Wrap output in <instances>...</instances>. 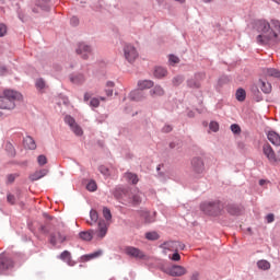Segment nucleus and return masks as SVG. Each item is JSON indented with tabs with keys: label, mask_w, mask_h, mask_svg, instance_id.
I'll return each mask as SVG.
<instances>
[{
	"label": "nucleus",
	"mask_w": 280,
	"mask_h": 280,
	"mask_svg": "<svg viewBox=\"0 0 280 280\" xmlns=\"http://www.w3.org/2000/svg\"><path fill=\"white\" fill-rule=\"evenodd\" d=\"M149 95L153 98L156 100V97H163L165 95V90L161 85H154L150 91Z\"/></svg>",
	"instance_id": "f3484780"
},
{
	"label": "nucleus",
	"mask_w": 280,
	"mask_h": 280,
	"mask_svg": "<svg viewBox=\"0 0 280 280\" xmlns=\"http://www.w3.org/2000/svg\"><path fill=\"white\" fill-rule=\"evenodd\" d=\"M59 259H61V261H65L68 266H75V261H73V259L71 258V252L69 250H63L60 254Z\"/></svg>",
	"instance_id": "412c9836"
},
{
	"label": "nucleus",
	"mask_w": 280,
	"mask_h": 280,
	"mask_svg": "<svg viewBox=\"0 0 280 280\" xmlns=\"http://www.w3.org/2000/svg\"><path fill=\"white\" fill-rule=\"evenodd\" d=\"M79 237L82 242H91V240H93V233H91V231H81Z\"/></svg>",
	"instance_id": "2f4dec72"
},
{
	"label": "nucleus",
	"mask_w": 280,
	"mask_h": 280,
	"mask_svg": "<svg viewBox=\"0 0 280 280\" xmlns=\"http://www.w3.org/2000/svg\"><path fill=\"white\" fill-rule=\"evenodd\" d=\"M226 211L230 215H240V213H242V209L235 203L228 205Z\"/></svg>",
	"instance_id": "a878e982"
},
{
	"label": "nucleus",
	"mask_w": 280,
	"mask_h": 280,
	"mask_svg": "<svg viewBox=\"0 0 280 280\" xmlns=\"http://www.w3.org/2000/svg\"><path fill=\"white\" fill-rule=\"evenodd\" d=\"M252 95L255 102H264V95L261 94V91H259V88L257 85H254L252 88Z\"/></svg>",
	"instance_id": "bb28decb"
},
{
	"label": "nucleus",
	"mask_w": 280,
	"mask_h": 280,
	"mask_svg": "<svg viewBox=\"0 0 280 280\" xmlns=\"http://www.w3.org/2000/svg\"><path fill=\"white\" fill-rule=\"evenodd\" d=\"M200 211H202L205 215L218 218V215H221L222 211H224V206L220 200L203 201L200 203Z\"/></svg>",
	"instance_id": "7ed1b4c3"
},
{
	"label": "nucleus",
	"mask_w": 280,
	"mask_h": 280,
	"mask_svg": "<svg viewBox=\"0 0 280 280\" xmlns=\"http://www.w3.org/2000/svg\"><path fill=\"white\" fill-rule=\"evenodd\" d=\"M90 219H91L90 224H95L97 222V220H100V214L94 209H92L90 211Z\"/></svg>",
	"instance_id": "c9c22d12"
},
{
	"label": "nucleus",
	"mask_w": 280,
	"mask_h": 280,
	"mask_svg": "<svg viewBox=\"0 0 280 280\" xmlns=\"http://www.w3.org/2000/svg\"><path fill=\"white\" fill-rule=\"evenodd\" d=\"M267 139H268V141H270V143H272V145H276L277 148H279V145H280L279 133H277L275 131H269L267 135Z\"/></svg>",
	"instance_id": "4be33fe9"
},
{
	"label": "nucleus",
	"mask_w": 280,
	"mask_h": 280,
	"mask_svg": "<svg viewBox=\"0 0 280 280\" xmlns=\"http://www.w3.org/2000/svg\"><path fill=\"white\" fill-rule=\"evenodd\" d=\"M230 128H231L233 135H240L242 132V128L237 124L231 125Z\"/></svg>",
	"instance_id": "de8ad7c7"
},
{
	"label": "nucleus",
	"mask_w": 280,
	"mask_h": 280,
	"mask_svg": "<svg viewBox=\"0 0 280 280\" xmlns=\"http://www.w3.org/2000/svg\"><path fill=\"white\" fill-rule=\"evenodd\" d=\"M257 267L259 270H270V262L268 260H258Z\"/></svg>",
	"instance_id": "f704fd0d"
},
{
	"label": "nucleus",
	"mask_w": 280,
	"mask_h": 280,
	"mask_svg": "<svg viewBox=\"0 0 280 280\" xmlns=\"http://www.w3.org/2000/svg\"><path fill=\"white\" fill-rule=\"evenodd\" d=\"M75 51L83 60H89V57L93 54V49L86 43H79Z\"/></svg>",
	"instance_id": "6e6552de"
},
{
	"label": "nucleus",
	"mask_w": 280,
	"mask_h": 280,
	"mask_svg": "<svg viewBox=\"0 0 280 280\" xmlns=\"http://www.w3.org/2000/svg\"><path fill=\"white\" fill-rule=\"evenodd\" d=\"M262 152L268 159L269 163H277V154H275V150H272V147L270 144H264Z\"/></svg>",
	"instance_id": "ddd939ff"
},
{
	"label": "nucleus",
	"mask_w": 280,
	"mask_h": 280,
	"mask_svg": "<svg viewBox=\"0 0 280 280\" xmlns=\"http://www.w3.org/2000/svg\"><path fill=\"white\" fill-rule=\"evenodd\" d=\"M39 231L45 234L49 233V230L45 225H40Z\"/></svg>",
	"instance_id": "e2e57ef3"
},
{
	"label": "nucleus",
	"mask_w": 280,
	"mask_h": 280,
	"mask_svg": "<svg viewBox=\"0 0 280 280\" xmlns=\"http://www.w3.org/2000/svg\"><path fill=\"white\" fill-rule=\"evenodd\" d=\"M209 129L212 132H218V130H220V125L218 124V121H210Z\"/></svg>",
	"instance_id": "a18cd8bd"
},
{
	"label": "nucleus",
	"mask_w": 280,
	"mask_h": 280,
	"mask_svg": "<svg viewBox=\"0 0 280 280\" xmlns=\"http://www.w3.org/2000/svg\"><path fill=\"white\" fill-rule=\"evenodd\" d=\"M91 108H100V98L98 97H92L90 101Z\"/></svg>",
	"instance_id": "c03bdc74"
},
{
	"label": "nucleus",
	"mask_w": 280,
	"mask_h": 280,
	"mask_svg": "<svg viewBox=\"0 0 280 280\" xmlns=\"http://www.w3.org/2000/svg\"><path fill=\"white\" fill-rule=\"evenodd\" d=\"M200 279V272L195 271L192 272V275L190 276V280H199Z\"/></svg>",
	"instance_id": "4d7b16f0"
},
{
	"label": "nucleus",
	"mask_w": 280,
	"mask_h": 280,
	"mask_svg": "<svg viewBox=\"0 0 280 280\" xmlns=\"http://www.w3.org/2000/svg\"><path fill=\"white\" fill-rule=\"evenodd\" d=\"M88 191H97V183L95 180H90L86 185Z\"/></svg>",
	"instance_id": "a19ab883"
},
{
	"label": "nucleus",
	"mask_w": 280,
	"mask_h": 280,
	"mask_svg": "<svg viewBox=\"0 0 280 280\" xmlns=\"http://www.w3.org/2000/svg\"><path fill=\"white\" fill-rule=\"evenodd\" d=\"M236 100L237 102H244L246 100V90H244L243 88H240L236 90Z\"/></svg>",
	"instance_id": "473e14b6"
},
{
	"label": "nucleus",
	"mask_w": 280,
	"mask_h": 280,
	"mask_svg": "<svg viewBox=\"0 0 280 280\" xmlns=\"http://www.w3.org/2000/svg\"><path fill=\"white\" fill-rule=\"evenodd\" d=\"M23 100V94L14 90H4L0 96V108L2 110H13L16 107V101Z\"/></svg>",
	"instance_id": "f03ea898"
},
{
	"label": "nucleus",
	"mask_w": 280,
	"mask_h": 280,
	"mask_svg": "<svg viewBox=\"0 0 280 280\" xmlns=\"http://www.w3.org/2000/svg\"><path fill=\"white\" fill-rule=\"evenodd\" d=\"M105 88H106V89H115V82H113V81H107L106 84H105Z\"/></svg>",
	"instance_id": "bf43d9fd"
},
{
	"label": "nucleus",
	"mask_w": 280,
	"mask_h": 280,
	"mask_svg": "<svg viewBox=\"0 0 280 280\" xmlns=\"http://www.w3.org/2000/svg\"><path fill=\"white\" fill-rule=\"evenodd\" d=\"M168 62L170 65H178V62H180V59L176 55H170Z\"/></svg>",
	"instance_id": "49530a36"
},
{
	"label": "nucleus",
	"mask_w": 280,
	"mask_h": 280,
	"mask_svg": "<svg viewBox=\"0 0 280 280\" xmlns=\"http://www.w3.org/2000/svg\"><path fill=\"white\" fill-rule=\"evenodd\" d=\"M162 132H172V126L165 125V126L162 128Z\"/></svg>",
	"instance_id": "052dcab7"
},
{
	"label": "nucleus",
	"mask_w": 280,
	"mask_h": 280,
	"mask_svg": "<svg viewBox=\"0 0 280 280\" xmlns=\"http://www.w3.org/2000/svg\"><path fill=\"white\" fill-rule=\"evenodd\" d=\"M102 255H104V252L102 249H98L91 254L83 255L81 258L83 259V261H91V259H97V257H102Z\"/></svg>",
	"instance_id": "b1692460"
},
{
	"label": "nucleus",
	"mask_w": 280,
	"mask_h": 280,
	"mask_svg": "<svg viewBox=\"0 0 280 280\" xmlns=\"http://www.w3.org/2000/svg\"><path fill=\"white\" fill-rule=\"evenodd\" d=\"M15 179H16V176H14V174L8 175V183H14Z\"/></svg>",
	"instance_id": "680f3d73"
},
{
	"label": "nucleus",
	"mask_w": 280,
	"mask_h": 280,
	"mask_svg": "<svg viewBox=\"0 0 280 280\" xmlns=\"http://www.w3.org/2000/svg\"><path fill=\"white\" fill-rule=\"evenodd\" d=\"M7 200H8L9 205H16V197H14V195H12V194L7 195Z\"/></svg>",
	"instance_id": "603ef678"
},
{
	"label": "nucleus",
	"mask_w": 280,
	"mask_h": 280,
	"mask_svg": "<svg viewBox=\"0 0 280 280\" xmlns=\"http://www.w3.org/2000/svg\"><path fill=\"white\" fill-rule=\"evenodd\" d=\"M49 242H50L51 246H56L58 243L65 244V242H67V235H65L60 232L51 233Z\"/></svg>",
	"instance_id": "4468645a"
},
{
	"label": "nucleus",
	"mask_w": 280,
	"mask_h": 280,
	"mask_svg": "<svg viewBox=\"0 0 280 280\" xmlns=\"http://www.w3.org/2000/svg\"><path fill=\"white\" fill-rule=\"evenodd\" d=\"M200 80H205V73L197 72L195 73V78L187 81V86L189 89H200Z\"/></svg>",
	"instance_id": "f8f14e48"
},
{
	"label": "nucleus",
	"mask_w": 280,
	"mask_h": 280,
	"mask_svg": "<svg viewBox=\"0 0 280 280\" xmlns=\"http://www.w3.org/2000/svg\"><path fill=\"white\" fill-rule=\"evenodd\" d=\"M106 120V116H102V118H97L96 121L97 124H103Z\"/></svg>",
	"instance_id": "69168bd1"
},
{
	"label": "nucleus",
	"mask_w": 280,
	"mask_h": 280,
	"mask_svg": "<svg viewBox=\"0 0 280 280\" xmlns=\"http://www.w3.org/2000/svg\"><path fill=\"white\" fill-rule=\"evenodd\" d=\"M229 82H231V78H229V75H222L218 80V86H224V84H229Z\"/></svg>",
	"instance_id": "4c0bfd02"
},
{
	"label": "nucleus",
	"mask_w": 280,
	"mask_h": 280,
	"mask_svg": "<svg viewBox=\"0 0 280 280\" xmlns=\"http://www.w3.org/2000/svg\"><path fill=\"white\" fill-rule=\"evenodd\" d=\"M143 200V192L138 191L136 194H133L131 196V198H129V205H132V207H138V205H140Z\"/></svg>",
	"instance_id": "aec40b11"
},
{
	"label": "nucleus",
	"mask_w": 280,
	"mask_h": 280,
	"mask_svg": "<svg viewBox=\"0 0 280 280\" xmlns=\"http://www.w3.org/2000/svg\"><path fill=\"white\" fill-rule=\"evenodd\" d=\"M188 117H195L196 114L192 112V110H189L188 114H187Z\"/></svg>",
	"instance_id": "774afa93"
},
{
	"label": "nucleus",
	"mask_w": 280,
	"mask_h": 280,
	"mask_svg": "<svg viewBox=\"0 0 280 280\" xmlns=\"http://www.w3.org/2000/svg\"><path fill=\"white\" fill-rule=\"evenodd\" d=\"M167 75V72L165 71H154L153 72V78H155L156 80H163V78H165Z\"/></svg>",
	"instance_id": "37998d69"
},
{
	"label": "nucleus",
	"mask_w": 280,
	"mask_h": 280,
	"mask_svg": "<svg viewBox=\"0 0 280 280\" xmlns=\"http://www.w3.org/2000/svg\"><path fill=\"white\" fill-rule=\"evenodd\" d=\"M86 78L81 72H75L70 74V82L72 84H84Z\"/></svg>",
	"instance_id": "a211bd4d"
},
{
	"label": "nucleus",
	"mask_w": 280,
	"mask_h": 280,
	"mask_svg": "<svg viewBox=\"0 0 280 280\" xmlns=\"http://www.w3.org/2000/svg\"><path fill=\"white\" fill-rule=\"evenodd\" d=\"M170 259H172V261H180V254H178V249H175L174 254L172 255V257H170Z\"/></svg>",
	"instance_id": "864d4df0"
},
{
	"label": "nucleus",
	"mask_w": 280,
	"mask_h": 280,
	"mask_svg": "<svg viewBox=\"0 0 280 280\" xmlns=\"http://www.w3.org/2000/svg\"><path fill=\"white\" fill-rule=\"evenodd\" d=\"M14 268V260L8 256L5 253L0 254V275H8L10 270Z\"/></svg>",
	"instance_id": "20e7f679"
},
{
	"label": "nucleus",
	"mask_w": 280,
	"mask_h": 280,
	"mask_svg": "<svg viewBox=\"0 0 280 280\" xmlns=\"http://www.w3.org/2000/svg\"><path fill=\"white\" fill-rule=\"evenodd\" d=\"M154 86V81L152 80H139L138 81V89L140 91H145L148 89H152Z\"/></svg>",
	"instance_id": "5701e85b"
},
{
	"label": "nucleus",
	"mask_w": 280,
	"mask_h": 280,
	"mask_svg": "<svg viewBox=\"0 0 280 280\" xmlns=\"http://www.w3.org/2000/svg\"><path fill=\"white\" fill-rule=\"evenodd\" d=\"M83 100L84 102H89V100H91V95L89 94V92L84 93Z\"/></svg>",
	"instance_id": "0e129e2a"
},
{
	"label": "nucleus",
	"mask_w": 280,
	"mask_h": 280,
	"mask_svg": "<svg viewBox=\"0 0 280 280\" xmlns=\"http://www.w3.org/2000/svg\"><path fill=\"white\" fill-rule=\"evenodd\" d=\"M266 78H276L277 80H280V71H267L265 72Z\"/></svg>",
	"instance_id": "ea45409f"
},
{
	"label": "nucleus",
	"mask_w": 280,
	"mask_h": 280,
	"mask_svg": "<svg viewBox=\"0 0 280 280\" xmlns=\"http://www.w3.org/2000/svg\"><path fill=\"white\" fill-rule=\"evenodd\" d=\"M176 145H178V143H176V142H171V143H170V148H171L172 150H174V148H176Z\"/></svg>",
	"instance_id": "338daca9"
},
{
	"label": "nucleus",
	"mask_w": 280,
	"mask_h": 280,
	"mask_svg": "<svg viewBox=\"0 0 280 280\" xmlns=\"http://www.w3.org/2000/svg\"><path fill=\"white\" fill-rule=\"evenodd\" d=\"M163 272L170 277H183L184 275H187V269L180 265H172L171 267L163 269Z\"/></svg>",
	"instance_id": "423d86ee"
},
{
	"label": "nucleus",
	"mask_w": 280,
	"mask_h": 280,
	"mask_svg": "<svg viewBox=\"0 0 280 280\" xmlns=\"http://www.w3.org/2000/svg\"><path fill=\"white\" fill-rule=\"evenodd\" d=\"M98 171L101 172V174H103V176H110V171L105 165H101L98 167Z\"/></svg>",
	"instance_id": "8fccbe9b"
},
{
	"label": "nucleus",
	"mask_w": 280,
	"mask_h": 280,
	"mask_svg": "<svg viewBox=\"0 0 280 280\" xmlns=\"http://www.w3.org/2000/svg\"><path fill=\"white\" fill-rule=\"evenodd\" d=\"M256 30L259 32V35L256 37L258 45H277L279 43V36L277 35V32L280 33L279 21L272 20L270 25L266 20H258L256 22Z\"/></svg>",
	"instance_id": "f257e3e1"
},
{
	"label": "nucleus",
	"mask_w": 280,
	"mask_h": 280,
	"mask_svg": "<svg viewBox=\"0 0 280 280\" xmlns=\"http://www.w3.org/2000/svg\"><path fill=\"white\" fill-rule=\"evenodd\" d=\"M160 248H162L163 254L167 255V252H175L178 250V242L176 241H167L160 245Z\"/></svg>",
	"instance_id": "2eb2a0df"
},
{
	"label": "nucleus",
	"mask_w": 280,
	"mask_h": 280,
	"mask_svg": "<svg viewBox=\"0 0 280 280\" xmlns=\"http://www.w3.org/2000/svg\"><path fill=\"white\" fill-rule=\"evenodd\" d=\"M106 233H108V225H106V221H98V237H106Z\"/></svg>",
	"instance_id": "393cba45"
},
{
	"label": "nucleus",
	"mask_w": 280,
	"mask_h": 280,
	"mask_svg": "<svg viewBox=\"0 0 280 280\" xmlns=\"http://www.w3.org/2000/svg\"><path fill=\"white\" fill-rule=\"evenodd\" d=\"M257 85L265 95H270V93H272V84H270V79L268 77L259 79Z\"/></svg>",
	"instance_id": "9d476101"
},
{
	"label": "nucleus",
	"mask_w": 280,
	"mask_h": 280,
	"mask_svg": "<svg viewBox=\"0 0 280 280\" xmlns=\"http://www.w3.org/2000/svg\"><path fill=\"white\" fill-rule=\"evenodd\" d=\"M124 56L127 61L135 62L139 58V51H137L135 46L127 44L124 47Z\"/></svg>",
	"instance_id": "0eeeda50"
},
{
	"label": "nucleus",
	"mask_w": 280,
	"mask_h": 280,
	"mask_svg": "<svg viewBox=\"0 0 280 280\" xmlns=\"http://www.w3.org/2000/svg\"><path fill=\"white\" fill-rule=\"evenodd\" d=\"M46 86H47V83L45 82V79L38 78L35 80V88L37 89V91H39V93H43Z\"/></svg>",
	"instance_id": "c756f323"
},
{
	"label": "nucleus",
	"mask_w": 280,
	"mask_h": 280,
	"mask_svg": "<svg viewBox=\"0 0 280 280\" xmlns=\"http://www.w3.org/2000/svg\"><path fill=\"white\" fill-rule=\"evenodd\" d=\"M47 174H49V170L47 168L39 170L33 173L32 175H30V180H32L33 183L36 180H40V178H45Z\"/></svg>",
	"instance_id": "6ab92c4d"
},
{
	"label": "nucleus",
	"mask_w": 280,
	"mask_h": 280,
	"mask_svg": "<svg viewBox=\"0 0 280 280\" xmlns=\"http://www.w3.org/2000/svg\"><path fill=\"white\" fill-rule=\"evenodd\" d=\"M114 88H105V95H107V97H113V93H114Z\"/></svg>",
	"instance_id": "6e6d98bb"
},
{
	"label": "nucleus",
	"mask_w": 280,
	"mask_h": 280,
	"mask_svg": "<svg viewBox=\"0 0 280 280\" xmlns=\"http://www.w3.org/2000/svg\"><path fill=\"white\" fill-rule=\"evenodd\" d=\"M125 178L128 183H131V185H137V183H139V176H137L135 173H126Z\"/></svg>",
	"instance_id": "c85d7f7f"
},
{
	"label": "nucleus",
	"mask_w": 280,
	"mask_h": 280,
	"mask_svg": "<svg viewBox=\"0 0 280 280\" xmlns=\"http://www.w3.org/2000/svg\"><path fill=\"white\" fill-rule=\"evenodd\" d=\"M37 163H38V165H40V167H43V165H47V156H45L43 154L38 155Z\"/></svg>",
	"instance_id": "09e8293b"
},
{
	"label": "nucleus",
	"mask_w": 280,
	"mask_h": 280,
	"mask_svg": "<svg viewBox=\"0 0 280 280\" xmlns=\"http://www.w3.org/2000/svg\"><path fill=\"white\" fill-rule=\"evenodd\" d=\"M103 218L109 222V220H113V214L110 213V209L108 207L103 208Z\"/></svg>",
	"instance_id": "e433bc0d"
},
{
	"label": "nucleus",
	"mask_w": 280,
	"mask_h": 280,
	"mask_svg": "<svg viewBox=\"0 0 280 280\" xmlns=\"http://www.w3.org/2000/svg\"><path fill=\"white\" fill-rule=\"evenodd\" d=\"M191 170L195 174H202L205 172V161L202 158H194L191 160Z\"/></svg>",
	"instance_id": "9b49d317"
},
{
	"label": "nucleus",
	"mask_w": 280,
	"mask_h": 280,
	"mask_svg": "<svg viewBox=\"0 0 280 280\" xmlns=\"http://www.w3.org/2000/svg\"><path fill=\"white\" fill-rule=\"evenodd\" d=\"M8 34V26L5 24H0V38H3Z\"/></svg>",
	"instance_id": "3c124183"
},
{
	"label": "nucleus",
	"mask_w": 280,
	"mask_h": 280,
	"mask_svg": "<svg viewBox=\"0 0 280 280\" xmlns=\"http://www.w3.org/2000/svg\"><path fill=\"white\" fill-rule=\"evenodd\" d=\"M183 82H185V78L183 75H176L173 79L174 86H180V84H183Z\"/></svg>",
	"instance_id": "79ce46f5"
},
{
	"label": "nucleus",
	"mask_w": 280,
	"mask_h": 280,
	"mask_svg": "<svg viewBox=\"0 0 280 280\" xmlns=\"http://www.w3.org/2000/svg\"><path fill=\"white\" fill-rule=\"evenodd\" d=\"M145 97H147L145 92L139 89L133 90L129 93V100H131V102H143Z\"/></svg>",
	"instance_id": "dca6fc26"
},
{
	"label": "nucleus",
	"mask_w": 280,
	"mask_h": 280,
	"mask_svg": "<svg viewBox=\"0 0 280 280\" xmlns=\"http://www.w3.org/2000/svg\"><path fill=\"white\" fill-rule=\"evenodd\" d=\"M125 255L132 259H145V253L135 246L125 247Z\"/></svg>",
	"instance_id": "1a4fd4ad"
},
{
	"label": "nucleus",
	"mask_w": 280,
	"mask_h": 280,
	"mask_svg": "<svg viewBox=\"0 0 280 280\" xmlns=\"http://www.w3.org/2000/svg\"><path fill=\"white\" fill-rule=\"evenodd\" d=\"M161 236L158 232H147L145 233V240H149L150 242H156Z\"/></svg>",
	"instance_id": "72a5a7b5"
},
{
	"label": "nucleus",
	"mask_w": 280,
	"mask_h": 280,
	"mask_svg": "<svg viewBox=\"0 0 280 280\" xmlns=\"http://www.w3.org/2000/svg\"><path fill=\"white\" fill-rule=\"evenodd\" d=\"M4 150L8 156H11V159H13V156H16V150L14 149V145L12 144V142H7L4 145Z\"/></svg>",
	"instance_id": "7c9ffc66"
},
{
	"label": "nucleus",
	"mask_w": 280,
	"mask_h": 280,
	"mask_svg": "<svg viewBox=\"0 0 280 280\" xmlns=\"http://www.w3.org/2000/svg\"><path fill=\"white\" fill-rule=\"evenodd\" d=\"M63 121L65 124H67V126H69V128L73 131V133L77 137H82V135H84L82 127L78 125V122L75 121V118H73L71 115L65 116Z\"/></svg>",
	"instance_id": "39448f33"
},
{
	"label": "nucleus",
	"mask_w": 280,
	"mask_h": 280,
	"mask_svg": "<svg viewBox=\"0 0 280 280\" xmlns=\"http://www.w3.org/2000/svg\"><path fill=\"white\" fill-rule=\"evenodd\" d=\"M266 221L268 224H272V222H275V214L273 213H269L266 215Z\"/></svg>",
	"instance_id": "5fc2aeb1"
},
{
	"label": "nucleus",
	"mask_w": 280,
	"mask_h": 280,
	"mask_svg": "<svg viewBox=\"0 0 280 280\" xmlns=\"http://www.w3.org/2000/svg\"><path fill=\"white\" fill-rule=\"evenodd\" d=\"M24 147L27 148V150H36V141L32 136H26L24 138Z\"/></svg>",
	"instance_id": "cd10ccee"
},
{
	"label": "nucleus",
	"mask_w": 280,
	"mask_h": 280,
	"mask_svg": "<svg viewBox=\"0 0 280 280\" xmlns=\"http://www.w3.org/2000/svg\"><path fill=\"white\" fill-rule=\"evenodd\" d=\"M70 23H71V25L75 26V25H78V23H80V20L78 18L73 16V18H71Z\"/></svg>",
	"instance_id": "13d9d810"
},
{
	"label": "nucleus",
	"mask_w": 280,
	"mask_h": 280,
	"mask_svg": "<svg viewBox=\"0 0 280 280\" xmlns=\"http://www.w3.org/2000/svg\"><path fill=\"white\" fill-rule=\"evenodd\" d=\"M142 218L144 219V222L147 224H150V223L154 222V217L150 215V212H148V211H144L142 213Z\"/></svg>",
	"instance_id": "58836bf2"
}]
</instances>
